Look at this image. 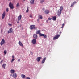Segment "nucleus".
Here are the masks:
<instances>
[{
  "instance_id": "obj_20",
  "label": "nucleus",
  "mask_w": 79,
  "mask_h": 79,
  "mask_svg": "<svg viewBox=\"0 0 79 79\" xmlns=\"http://www.w3.org/2000/svg\"><path fill=\"white\" fill-rule=\"evenodd\" d=\"M75 3H76V1H74L71 5V7H73V5L75 4Z\"/></svg>"
},
{
  "instance_id": "obj_1",
  "label": "nucleus",
  "mask_w": 79,
  "mask_h": 79,
  "mask_svg": "<svg viewBox=\"0 0 79 79\" xmlns=\"http://www.w3.org/2000/svg\"><path fill=\"white\" fill-rule=\"evenodd\" d=\"M63 10V6H61L60 7L59 10H58V16H60V15H61V11Z\"/></svg>"
},
{
  "instance_id": "obj_3",
  "label": "nucleus",
  "mask_w": 79,
  "mask_h": 79,
  "mask_svg": "<svg viewBox=\"0 0 79 79\" xmlns=\"http://www.w3.org/2000/svg\"><path fill=\"white\" fill-rule=\"evenodd\" d=\"M9 6L11 8V9H13L14 8V6H13V4L11 3V2H10L9 4Z\"/></svg>"
},
{
  "instance_id": "obj_43",
  "label": "nucleus",
  "mask_w": 79,
  "mask_h": 79,
  "mask_svg": "<svg viewBox=\"0 0 79 79\" xmlns=\"http://www.w3.org/2000/svg\"><path fill=\"white\" fill-rule=\"evenodd\" d=\"M44 8H43V10H44Z\"/></svg>"
},
{
  "instance_id": "obj_44",
  "label": "nucleus",
  "mask_w": 79,
  "mask_h": 79,
  "mask_svg": "<svg viewBox=\"0 0 79 79\" xmlns=\"http://www.w3.org/2000/svg\"><path fill=\"white\" fill-rule=\"evenodd\" d=\"M12 76V74L10 75V76Z\"/></svg>"
},
{
  "instance_id": "obj_26",
  "label": "nucleus",
  "mask_w": 79,
  "mask_h": 79,
  "mask_svg": "<svg viewBox=\"0 0 79 79\" xmlns=\"http://www.w3.org/2000/svg\"><path fill=\"white\" fill-rule=\"evenodd\" d=\"M7 53V51H6V50H5L4 52V55H6Z\"/></svg>"
},
{
  "instance_id": "obj_33",
  "label": "nucleus",
  "mask_w": 79,
  "mask_h": 79,
  "mask_svg": "<svg viewBox=\"0 0 79 79\" xmlns=\"http://www.w3.org/2000/svg\"><path fill=\"white\" fill-rule=\"evenodd\" d=\"M25 79H31L29 77H26Z\"/></svg>"
},
{
  "instance_id": "obj_47",
  "label": "nucleus",
  "mask_w": 79,
  "mask_h": 79,
  "mask_svg": "<svg viewBox=\"0 0 79 79\" xmlns=\"http://www.w3.org/2000/svg\"><path fill=\"white\" fill-rule=\"evenodd\" d=\"M1 59V58H0V60Z\"/></svg>"
},
{
  "instance_id": "obj_17",
  "label": "nucleus",
  "mask_w": 79,
  "mask_h": 79,
  "mask_svg": "<svg viewBox=\"0 0 79 79\" xmlns=\"http://www.w3.org/2000/svg\"><path fill=\"white\" fill-rule=\"evenodd\" d=\"M30 3L31 4V5H33V4H34V0H31V1L30 2Z\"/></svg>"
},
{
  "instance_id": "obj_12",
  "label": "nucleus",
  "mask_w": 79,
  "mask_h": 79,
  "mask_svg": "<svg viewBox=\"0 0 79 79\" xmlns=\"http://www.w3.org/2000/svg\"><path fill=\"white\" fill-rule=\"evenodd\" d=\"M13 32V29L10 28L9 30L8 31V33L9 34L10 33H11Z\"/></svg>"
},
{
  "instance_id": "obj_34",
  "label": "nucleus",
  "mask_w": 79,
  "mask_h": 79,
  "mask_svg": "<svg viewBox=\"0 0 79 79\" xmlns=\"http://www.w3.org/2000/svg\"><path fill=\"white\" fill-rule=\"evenodd\" d=\"M12 58H15V56H14V55L12 56Z\"/></svg>"
},
{
  "instance_id": "obj_18",
  "label": "nucleus",
  "mask_w": 79,
  "mask_h": 79,
  "mask_svg": "<svg viewBox=\"0 0 79 79\" xmlns=\"http://www.w3.org/2000/svg\"><path fill=\"white\" fill-rule=\"evenodd\" d=\"M6 66V64H3L2 67L4 68V69H5V67Z\"/></svg>"
},
{
  "instance_id": "obj_15",
  "label": "nucleus",
  "mask_w": 79,
  "mask_h": 79,
  "mask_svg": "<svg viewBox=\"0 0 79 79\" xmlns=\"http://www.w3.org/2000/svg\"><path fill=\"white\" fill-rule=\"evenodd\" d=\"M44 12L45 14H46V15H47V14H48V13H50V11L47 10H46Z\"/></svg>"
},
{
  "instance_id": "obj_14",
  "label": "nucleus",
  "mask_w": 79,
  "mask_h": 79,
  "mask_svg": "<svg viewBox=\"0 0 79 79\" xmlns=\"http://www.w3.org/2000/svg\"><path fill=\"white\" fill-rule=\"evenodd\" d=\"M33 37L34 39H37V35L36 34H34L33 35Z\"/></svg>"
},
{
  "instance_id": "obj_24",
  "label": "nucleus",
  "mask_w": 79,
  "mask_h": 79,
  "mask_svg": "<svg viewBox=\"0 0 79 79\" xmlns=\"http://www.w3.org/2000/svg\"><path fill=\"white\" fill-rule=\"evenodd\" d=\"M10 72L13 74V73H15V70L11 69L10 70Z\"/></svg>"
},
{
  "instance_id": "obj_25",
  "label": "nucleus",
  "mask_w": 79,
  "mask_h": 79,
  "mask_svg": "<svg viewBox=\"0 0 79 79\" xmlns=\"http://www.w3.org/2000/svg\"><path fill=\"white\" fill-rule=\"evenodd\" d=\"M45 2V0H40V2L41 3H42L43 2Z\"/></svg>"
},
{
  "instance_id": "obj_27",
  "label": "nucleus",
  "mask_w": 79,
  "mask_h": 79,
  "mask_svg": "<svg viewBox=\"0 0 79 79\" xmlns=\"http://www.w3.org/2000/svg\"><path fill=\"white\" fill-rule=\"evenodd\" d=\"M39 18H40V19H42L43 17H42V15H40L39 16Z\"/></svg>"
},
{
  "instance_id": "obj_10",
  "label": "nucleus",
  "mask_w": 79,
  "mask_h": 79,
  "mask_svg": "<svg viewBox=\"0 0 79 79\" xmlns=\"http://www.w3.org/2000/svg\"><path fill=\"white\" fill-rule=\"evenodd\" d=\"M46 60V57H44L42 60L41 61V63L43 64V63H45V61Z\"/></svg>"
},
{
  "instance_id": "obj_30",
  "label": "nucleus",
  "mask_w": 79,
  "mask_h": 79,
  "mask_svg": "<svg viewBox=\"0 0 79 79\" xmlns=\"http://www.w3.org/2000/svg\"><path fill=\"white\" fill-rule=\"evenodd\" d=\"M8 11H9V9H8V8H7L6 10V11L7 12H8Z\"/></svg>"
},
{
  "instance_id": "obj_31",
  "label": "nucleus",
  "mask_w": 79,
  "mask_h": 79,
  "mask_svg": "<svg viewBox=\"0 0 79 79\" xmlns=\"http://www.w3.org/2000/svg\"><path fill=\"white\" fill-rule=\"evenodd\" d=\"M48 20H49V21L51 20V19H52V18H49L48 19Z\"/></svg>"
},
{
  "instance_id": "obj_9",
  "label": "nucleus",
  "mask_w": 79,
  "mask_h": 79,
  "mask_svg": "<svg viewBox=\"0 0 79 79\" xmlns=\"http://www.w3.org/2000/svg\"><path fill=\"white\" fill-rule=\"evenodd\" d=\"M41 59H42V57H38L36 59V61H37L38 62H39V61H40Z\"/></svg>"
},
{
  "instance_id": "obj_22",
  "label": "nucleus",
  "mask_w": 79,
  "mask_h": 79,
  "mask_svg": "<svg viewBox=\"0 0 79 79\" xmlns=\"http://www.w3.org/2000/svg\"><path fill=\"white\" fill-rule=\"evenodd\" d=\"M19 6V2H18L16 5V8H18Z\"/></svg>"
},
{
  "instance_id": "obj_40",
  "label": "nucleus",
  "mask_w": 79,
  "mask_h": 79,
  "mask_svg": "<svg viewBox=\"0 0 79 79\" xmlns=\"http://www.w3.org/2000/svg\"><path fill=\"white\" fill-rule=\"evenodd\" d=\"M64 27V26H62L61 28H63Z\"/></svg>"
},
{
  "instance_id": "obj_8",
  "label": "nucleus",
  "mask_w": 79,
  "mask_h": 79,
  "mask_svg": "<svg viewBox=\"0 0 79 79\" xmlns=\"http://www.w3.org/2000/svg\"><path fill=\"white\" fill-rule=\"evenodd\" d=\"M5 12H4L3 13V14L2 15V19H4L5 18Z\"/></svg>"
},
{
  "instance_id": "obj_2",
  "label": "nucleus",
  "mask_w": 79,
  "mask_h": 79,
  "mask_svg": "<svg viewBox=\"0 0 79 79\" xmlns=\"http://www.w3.org/2000/svg\"><path fill=\"white\" fill-rule=\"evenodd\" d=\"M29 28L30 29H31V30H33V29L36 30V29H37V27H35V25H30Z\"/></svg>"
},
{
  "instance_id": "obj_11",
  "label": "nucleus",
  "mask_w": 79,
  "mask_h": 79,
  "mask_svg": "<svg viewBox=\"0 0 79 79\" xmlns=\"http://www.w3.org/2000/svg\"><path fill=\"white\" fill-rule=\"evenodd\" d=\"M21 18H22V16L21 15L19 16L18 17V21H20L21 19Z\"/></svg>"
},
{
  "instance_id": "obj_32",
  "label": "nucleus",
  "mask_w": 79,
  "mask_h": 79,
  "mask_svg": "<svg viewBox=\"0 0 79 79\" xmlns=\"http://www.w3.org/2000/svg\"><path fill=\"white\" fill-rule=\"evenodd\" d=\"M8 25H9V26H12V24H10V23L8 24Z\"/></svg>"
},
{
  "instance_id": "obj_23",
  "label": "nucleus",
  "mask_w": 79,
  "mask_h": 79,
  "mask_svg": "<svg viewBox=\"0 0 79 79\" xmlns=\"http://www.w3.org/2000/svg\"><path fill=\"white\" fill-rule=\"evenodd\" d=\"M52 18H53V21H56V16L52 17Z\"/></svg>"
},
{
  "instance_id": "obj_39",
  "label": "nucleus",
  "mask_w": 79,
  "mask_h": 79,
  "mask_svg": "<svg viewBox=\"0 0 79 79\" xmlns=\"http://www.w3.org/2000/svg\"><path fill=\"white\" fill-rule=\"evenodd\" d=\"M3 63V60H2V61H1V63Z\"/></svg>"
},
{
  "instance_id": "obj_6",
  "label": "nucleus",
  "mask_w": 79,
  "mask_h": 79,
  "mask_svg": "<svg viewBox=\"0 0 79 79\" xmlns=\"http://www.w3.org/2000/svg\"><path fill=\"white\" fill-rule=\"evenodd\" d=\"M40 36H42L43 37H44V38H47V35L44 34L40 33Z\"/></svg>"
},
{
  "instance_id": "obj_38",
  "label": "nucleus",
  "mask_w": 79,
  "mask_h": 79,
  "mask_svg": "<svg viewBox=\"0 0 79 79\" xmlns=\"http://www.w3.org/2000/svg\"><path fill=\"white\" fill-rule=\"evenodd\" d=\"M18 61H20V59H19L18 60Z\"/></svg>"
},
{
  "instance_id": "obj_45",
  "label": "nucleus",
  "mask_w": 79,
  "mask_h": 79,
  "mask_svg": "<svg viewBox=\"0 0 79 79\" xmlns=\"http://www.w3.org/2000/svg\"><path fill=\"white\" fill-rule=\"evenodd\" d=\"M23 0V1H25V0Z\"/></svg>"
},
{
  "instance_id": "obj_7",
  "label": "nucleus",
  "mask_w": 79,
  "mask_h": 79,
  "mask_svg": "<svg viewBox=\"0 0 79 79\" xmlns=\"http://www.w3.org/2000/svg\"><path fill=\"white\" fill-rule=\"evenodd\" d=\"M32 43L33 44H36V43H37V41H36V39H33L32 40Z\"/></svg>"
},
{
  "instance_id": "obj_46",
  "label": "nucleus",
  "mask_w": 79,
  "mask_h": 79,
  "mask_svg": "<svg viewBox=\"0 0 79 79\" xmlns=\"http://www.w3.org/2000/svg\"><path fill=\"white\" fill-rule=\"evenodd\" d=\"M8 0V1H10V0Z\"/></svg>"
},
{
  "instance_id": "obj_35",
  "label": "nucleus",
  "mask_w": 79,
  "mask_h": 79,
  "mask_svg": "<svg viewBox=\"0 0 79 79\" xmlns=\"http://www.w3.org/2000/svg\"><path fill=\"white\" fill-rule=\"evenodd\" d=\"M46 21L47 23H48V20H46Z\"/></svg>"
},
{
  "instance_id": "obj_21",
  "label": "nucleus",
  "mask_w": 79,
  "mask_h": 79,
  "mask_svg": "<svg viewBox=\"0 0 79 79\" xmlns=\"http://www.w3.org/2000/svg\"><path fill=\"white\" fill-rule=\"evenodd\" d=\"M21 77H22V78H26V75L24 74H22L21 75Z\"/></svg>"
},
{
  "instance_id": "obj_41",
  "label": "nucleus",
  "mask_w": 79,
  "mask_h": 79,
  "mask_svg": "<svg viewBox=\"0 0 79 79\" xmlns=\"http://www.w3.org/2000/svg\"><path fill=\"white\" fill-rule=\"evenodd\" d=\"M60 34H61V32H60Z\"/></svg>"
},
{
  "instance_id": "obj_19",
  "label": "nucleus",
  "mask_w": 79,
  "mask_h": 79,
  "mask_svg": "<svg viewBox=\"0 0 79 79\" xmlns=\"http://www.w3.org/2000/svg\"><path fill=\"white\" fill-rule=\"evenodd\" d=\"M40 30H39L36 31V34H39V35H40Z\"/></svg>"
},
{
  "instance_id": "obj_5",
  "label": "nucleus",
  "mask_w": 79,
  "mask_h": 79,
  "mask_svg": "<svg viewBox=\"0 0 79 79\" xmlns=\"http://www.w3.org/2000/svg\"><path fill=\"white\" fill-rule=\"evenodd\" d=\"M4 44H5V41L4 40L2 39L0 43V45H3Z\"/></svg>"
},
{
  "instance_id": "obj_42",
  "label": "nucleus",
  "mask_w": 79,
  "mask_h": 79,
  "mask_svg": "<svg viewBox=\"0 0 79 79\" xmlns=\"http://www.w3.org/2000/svg\"><path fill=\"white\" fill-rule=\"evenodd\" d=\"M17 23H18H18H19V21H18V22H17Z\"/></svg>"
},
{
  "instance_id": "obj_29",
  "label": "nucleus",
  "mask_w": 79,
  "mask_h": 79,
  "mask_svg": "<svg viewBox=\"0 0 79 79\" xmlns=\"http://www.w3.org/2000/svg\"><path fill=\"white\" fill-rule=\"evenodd\" d=\"M15 59L14 58H13L12 60V61H11V63H13V61H14V60H15Z\"/></svg>"
},
{
  "instance_id": "obj_37",
  "label": "nucleus",
  "mask_w": 79,
  "mask_h": 79,
  "mask_svg": "<svg viewBox=\"0 0 79 79\" xmlns=\"http://www.w3.org/2000/svg\"><path fill=\"white\" fill-rule=\"evenodd\" d=\"M30 18H32V15H30Z\"/></svg>"
},
{
  "instance_id": "obj_13",
  "label": "nucleus",
  "mask_w": 79,
  "mask_h": 79,
  "mask_svg": "<svg viewBox=\"0 0 79 79\" xmlns=\"http://www.w3.org/2000/svg\"><path fill=\"white\" fill-rule=\"evenodd\" d=\"M19 45L20 46H21V47H23V43H22L21 42L19 41Z\"/></svg>"
},
{
  "instance_id": "obj_16",
  "label": "nucleus",
  "mask_w": 79,
  "mask_h": 79,
  "mask_svg": "<svg viewBox=\"0 0 79 79\" xmlns=\"http://www.w3.org/2000/svg\"><path fill=\"white\" fill-rule=\"evenodd\" d=\"M12 77L14 78H16L17 77V75L16 73H14L12 75Z\"/></svg>"
},
{
  "instance_id": "obj_28",
  "label": "nucleus",
  "mask_w": 79,
  "mask_h": 79,
  "mask_svg": "<svg viewBox=\"0 0 79 79\" xmlns=\"http://www.w3.org/2000/svg\"><path fill=\"white\" fill-rule=\"evenodd\" d=\"M27 13H28L29 12V7H27V10H26Z\"/></svg>"
},
{
  "instance_id": "obj_36",
  "label": "nucleus",
  "mask_w": 79,
  "mask_h": 79,
  "mask_svg": "<svg viewBox=\"0 0 79 79\" xmlns=\"http://www.w3.org/2000/svg\"><path fill=\"white\" fill-rule=\"evenodd\" d=\"M64 23L62 25V26H64Z\"/></svg>"
},
{
  "instance_id": "obj_4",
  "label": "nucleus",
  "mask_w": 79,
  "mask_h": 79,
  "mask_svg": "<svg viewBox=\"0 0 79 79\" xmlns=\"http://www.w3.org/2000/svg\"><path fill=\"white\" fill-rule=\"evenodd\" d=\"M60 35H56L55 37H54L53 38V40H56V39H58V38L60 37Z\"/></svg>"
}]
</instances>
